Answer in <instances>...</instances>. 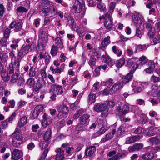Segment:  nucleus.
Wrapping results in <instances>:
<instances>
[{
  "mask_svg": "<svg viewBox=\"0 0 160 160\" xmlns=\"http://www.w3.org/2000/svg\"><path fill=\"white\" fill-rule=\"evenodd\" d=\"M8 59V56L6 54H3L2 55V57L0 59V62L7 63V61Z\"/></svg>",
  "mask_w": 160,
  "mask_h": 160,
  "instance_id": "51",
  "label": "nucleus"
},
{
  "mask_svg": "<svg viewBox=\"0 0 160 160\" xmlns=\"http://www.w3.org/2000/svg\"><path fill=\"white\" fill-rule=\"evenodd\" d=\"M97 7L101 11H104L106 10V6L103 3H99L97 4Z\"/></svg>",
  "mask_w": 160,
  "mask_h": 160,
  "instance_id": "58",
  "label": "nucleus"
},
{
  "mask_svg": "<svg viewBox=\"0 0 160 160\" xmlns=\"http://www.w3.org/2000/svg\"><path fill=\"white\" fill-rule=\"evenodd\" d=\"M19 76L18 72L15 71V73H13L12 76L11 82L12 83H14L18 80V78Z\"/></svg>",
  "mask_w": 160,
  "mask_h": 160,
  "instance_id": "46",
  "label": "nucleus"
},
{
  "mask_svg": "<svg viewBox=\"0 0 160 160\" xmlns=\"http://www.w3.org/2000/svg\"><path fill=\"white\" fill-rule=\"evenodd\" d=\"M137 27L136 35L139 38H141L142 35L141 32L142 26L141 27L140 25H139V27H138V25H137Z\"/></svg>",
  "mask_w": 160,
  "mask_h": 160,
  "instance_id": "52",
  "label": "nucleus"
},
{
  "mask_svg": "<svg viewBox=\"0 0 160 160\" xmlns=\"http://www.w3.org/2000/svg\"><path fill=\"white\" fill-rule=\"evenodd\" d=\"M141 16L138 13L135 12L132 16V19L134 23L143 27V22L141 19Z\"/></svg>",
  "mask_w": 160,
  "mask_h": 160,
  "instance_id": "7",
  "label": "nucleus"
},
{
  "mask_svg": "<svg viewBox=\"0 0 160 160\" xmlns=\"http://www.w3.org/2000/svg\"><path fill=\"white\" fill-rule=\"evenodd\" d=\"M58 48L57 46L53 45L52 46V48L50 51L51 55L52 56L56 55L58 53Z\"/></svg>",
  "mask_w": 160,
  "mask_h": 160,
  "instance_id": "41",
  "label": "nucleus"
},
{
  "mask_svg": "<svg viewBox=\"0 0 160 160\" xmlns=\"http://www.w3.org/2000/svg\"><path fill=\"white\" fill-rule=\"evenodd\" d=\"M104 25L107 29L111 28L113 26L112 20H108L107 19H105Z\"/></svg>",
  "mask_w": 160,
  "mask_h": 160,
  "instance_id": "35",
  "label": "nucleus"
},
{
  "mask_svg": "<svg viewBox=\"0 0 160 160\" xmlns=\"http://www.w3.org/2000/svg\"><path fill=\"white\" fill-rule=\"evenodd\" d=\"M102 57L105 59V62L108 64L111 67L114 64V61L112 60L110 56L106 52L105 55H103Z\"/></svg>",
  "mask_w": 160,
  "mask_h": 160,
  "instance_id": "20",
  "label": "nucleus"
},
{
  "mask_svg": "<svg viewBox=\"0 0 160 160\" xmlns=\"http://www.w3.org/2000/svg\"><path fill=\"white\" fill-rule=\"evenodd\" d=\"M48 151L49 149L48 148L45 149L43 152L41 157L39 159V160H44L45 158L47 156Z\"/></svg>",
  "mask_w": 160,
  "mask_h": 160,
  "instance_id": "56",
  "label": "nucleus"
},
{
  "mask_svg": "<svg viewBox=\"0 0 160 160\" xmlns=\"http://www.w3.org/2000/svg\"><path fill=\"white\" fill-rule=\"evenodd\" d=\"M90 117L88 114H84L80 118V123L81 124L84 125L87 123Z\"/></svg>",
  "mask_w": 160,
  "mask_h": 160,
  "instance_id": "27",
  "label": "nucleus"
},
{
  "mask_svg": "<svg viewBox=\"0 0 160 160\" xmlns=\"http://www.w3.org/2000/svg\"><path fill=\"white\" fill-rule=\"evenodd\" d=\"M11 32L10 30L8 28H6L3 31V37L8 39L9 37V35Z\"/></svg>",
  "mask_w": 160,
  "mask_h": 160,
  "instance_id": "44",
  "label": "nucleus"
},
{
  "mask_svg": "<svg viewBox=\"0 0 160 160\" xmlns=\"http://www.w3.org/2000/svg\"><path fill=\"white\" fill-rule=\"evenodd\" d=\"M145 132L144 130L142 127H139L136 128L134 132L135 134H139L143 133Z\"/></svg>",
  "mask_w": 160,
  "mask_h": 160,
  "instance_id": "57",
  "label": "nucleus"
},
{
  "mask_svg": "<svg viewBox=\"0 0 160 160\" xmlns=\"http://www.w3.org/2000/svg\"><path fill=\"white\" fill-rule=\"evenodd\" d=\"M19 42L18 40H15L13 41V43L14 44L10 45L11 48L13 49H15L16 48L18 47V44Z\"/></svg>",
  "mask_w": 160,
  "mask_h": 160,
  "instance_id": "60",
  "label": "nucleus"
},
{
  "mask_svg": "<svg viewBox=\"0 0 160 160\" xmlns=\"http://www.w3.org/2000/svg\"><path fill=\"white\" fill-rule=\"evenodd\" d=\"M50 3V2L48 0H42L39 3V9L45 8L48 6Z\"/></svg>",
  "mask_w": 160,
  "mask_h": 160,
  "instance_id": "29",
  "label": "nucleus"
},
{
  "mask_svg": "<svg viewBox=\"0 0 160 160\" xmlns=\"http://www.w3.org/2000/svg\"><path fill=\"white\" fill-rule=\"evenodd\" d=\"M28 9H29L28 8H27L25 6V7L19 6L17 8L16 10L18 12L27 13Z\"/></svg>",
  "mask_w": 160,
  "mask_h": 160,
  "instance_id": "45",
  "label": "nucleus"
},
{
  "mask_svg": "<svg viewBox=\"0 0 160 160\" xmlns=\"http://www.w3.org/2000/svg\"><path fill=\"white\" fill-rule=\"evenodd\" d=\"M39 37L42 40L43 43H46L48 41V36L46 32L41 31Z\"/></svg>",
  "mask_w": 160,
  "mask_h": 160,
  "instance_id": "30",
  "label": "nucleus"
},
{
  "mask_svg": "<svg viewBox=\"0 0 160 160\" xmlns=\"http://www.w3.org/2000/svg\"><path fill=\"white\" fill-rule=\"evenodd\" d=\"M129 109V107L127 104L124 105L123 107L122 110L121 109V108L120 106H118L117 108V110L118 111H121V115L123 116L125 115L127 113H128Z\"/></svg>",
  "mask_w": 160,
  "mask_h": 160,
  "instance_id": "18",
  "label": "nucleus"
},
{
  "mask_svg": "<svg viewBox=\"0 0 160 160\" xmlns=\"http://www.w3.org/2000/svg\"><path fill=\"white\" fill-rule=\"evenodd\" d=\"M15 61L13 62H11L9 64L8 67L7 69V72L9 74H12L16 72H18L19 69V66L20 65V63H19V66L18 67L15 63Z\"/></svg>",
  "mask_w": 160,
  "mask_h": 160,
  "instance_id": "9",
  "label": "nucleus"
},
{
  "mask_svg": "<svg viewBox=\"0 0 160 160\" xmlns=\"http://www.w3.org/2000/svg\"><path fill=\"white\" fill-rule=\"evenodd\" d=\"M125 130V126L124 125L121 126L118 129L117 134L118 136L122 135Z\"/></svg>",
  "mask_w": 160,
  "mask_h": 160,
  "instance_id": "48",
  "label": "nucleus"
},
{
  "mask_svg": "<svg viewBox=\"0 0 160 160\" xmlns=\"http://www.w3.org/2000/svg\"><path fill=\"white\" fill-rule=\"evenodd\" d=\"M27 84L30 87H33L35 84L34 79L33 78H29L27 81Z\"/></svg>",
  "mask_w": 160,
  "mask_h": 160,
  "instance_id": "59",
  "label": "nucleus"
},
{
  "mask_svg": "<svg viewBox=\"0 0 160 160\" xmlns=\"http://www.w3.org/2000/svg\"><path fill=\"white\" fill-rule=\"evenodd\" d=\"M149 140V142L152 144H157L160 143V140L156 137H153L150 138Z\"/></svg>",
  "mask_w": 160,
  "mask_h": 160,
  "instance_id": "38",
  "label": "nucleus"
},
{
  "mask_svg": "<svg viewBox=\"0 0 160 160\" xmlns=\"http://www.w3.org/2000/svg\"><path fill=\"white\" fill-rule=\"evenodd\" d=\"M76 32L79 36V37L82 38L84 36L85 32L86 31H84L81 28L80 26H77L76 28Z\"/></svg>",
  "mask_w": 160,
  "mask_h": 160,
  "instance_id": "36",
  "label": "nucleus"
},
{
  "mask_svg": "<svg viewBox=\"0 0 160 160\" xmlns=\"http://www.w3.org/2000/svg\"><path fill=\"white\" fill-rule=\"evenodd\" d=\"M125 60L123 58H122L117 61L116 66L117 68H120L122 67L124 64Z\"/></svg>",
  "mask_w": 160,
  "mask_h": 160,
  "instance_id": "40",
  "label": "nucleus"
},
{
  "mask_svg": "<svg viewBox=\"0 0 160 160\" xmlns=\"http://www.w3.org/2000/svg\"><path fill=\"white\" fill-rule=\"evenodd\" d=\"M44 49V45L42 43H38L36 49L38 52L39 51L42 50Z\"/></svg>",
  "mask_w": 160,
  "mask_h": 160,
  "instance_id": "64",
  "label": "nucleus"
},
{
  "mask_svg": "<svg viewBox=\"0 0 160 160\" xmlns=\"http://www.w3.org/2000/svg\"><path fill=\"white\" fill-rule=\"evenodd\" d=\"M31 47V45L28 44L25 46H22L20 50L18 52L17 59L15 60L14 63L16 66L18 67L21 59L23 56L28 53L29 49Z\"/></svg>",
  "mask_w": 160,
  "mask_h": 160,
  "instance_id": "1",
  "label": "nucleus"
},
{
  "mask_svg": "<svg viewBox=\"0 0 160 160\" xmlns=\"http://www.w3.org/2000/svg\"><path fill=\"white\" fill-rule=\"evenodd\" d=\"M57 14V10L55 7L50 6V14L51 16H55Z\"/></svg>",
  "mask_w": 160,
  "mask_h": 160,
  "instance_id": "49",
  "label": "nucleus"
},
{
  "mask_svg": "<svg viewBox=\"0 0 160 160\" xmlns=\"http://www.w3.org/2000/svg\"><path fill=\"white\" fill-rule=\"evenodd\" d=\"M68 112V107L65 105H61L59 107V112L58 117L59 119L66 117Z\"/></svg>",
  "mask_w": 160,
  "mask_h": 160,
  "instance_id": "6",
  "label": "nucleus"
},
{
  "mask_svg": "<svg viewBox=\"0 0 160 160\" xmlns=\"http://www.w3.org/2000/svg\"><path fill=\"white\" fill-rule=\"evenodd\" d=\"M12 145L16 147L19 146L23 142V137L22 134L11 135Z\"/></svg>",
  "mask_w": 160,
  "mask_h": 160,
  "instance_id": "3",
  "label": "nucleus"
},
{
  "mask_svg": "<svg viewBox=\"0 0 160 160\" xmlns=\"http://www.w3.org/2000/svg\"><path fill=\"white\" fill-rule=\"evenodd\" d=\"M142 84L141 82H135L132 85L133 90L136 93H138L141 92L142 89Z\"/></svg>",
  "mask_w": 160,
  "mask_h": 160,
  "instance_id": "13",
  "label": "nucleus"
},
{
  "mask_svg": "<svg viewBox=\"0 0 160 160\" xmlns=\"http://www.w3.org/2000/svg\"><path fill=\"white\" fill-rule=\"evenodd\" d=\"M96 100V94H92L91 92L88 96V102L89 104H91L95 102Z\"/></svg>",
  "mask_w": 160,
  "mask_h": 160,
  "instance_id": "32",
  "label": "nucleus"
},
{
  "mask_svg": "<svg viewBox=\"0 0 160 160\" xmlns=\"http://www.w3.org/2000/svg\"><path fill=\"white\" fill-rule=\"evenodd\" d=\"M122 86V83H121V82H118L114 84L111 88V91L112 92L115 93Z\"/></svg>",
  "mask_w": 160,
  "mask_h": 160,
  "instance_id": "22",
  "label": "nucleus"
},
{
  "mask_svg": "<svg viewBox=\"0 0 160 160\" xmlns=\"http://www.w3.org/2000/svg\"><path fill=\"white\" fill-rule=\"evenodd\" d=\"M43 120L42 121V125L43 127H46L47 125L50 124L52 122V119L51 117L47 116L45 113L43 116Z\"/></svg>",
  "mask_w": 160,
  "mask_h": 160,
  "instance_id": "11",
  "label": "nucleus"
},
{
  "mask_svg": "<svg viewBox=\"0 0 160 160\" xmlns=\"http://www.w3.org/2000/svg\"><path fill=\"white\" fill-rule=\"evenodd\" d=\"M139 62L136 64V68L139 67V66L144 65L147 62L148 59L146 57L142 56L139 58Z\"/></svg>",
  "mask_w": 160,
  "mask_h": 160,
  "instance_id": "26",
  "label": "nucleus"
},
{
  "mask_svg": "<svg viewBox=\"0 0 160 160\" xmlns=\"http://www.w3.org/2000/svg\"><path fill=\"white\" fill-rule=\"evenodd\" d=\"M51 130L50 128H48L45 132L44 136V140L48 141L51 138Z\"/></svg>",
  "mask_w": 160,
  "mask_h": 160,
  "instance_id": "37",
  "label": "nucleus"
},
{
  "mask_svg": "<svg viewBox=\"0 0 160 160\" xmlns=\"http://www.w3.org/2000/svg\"><path fill=\"white\" fill-rule=\"evenodd\" d=\"M160 41V35L157 34L153 39L154 44L155 45L159 43Z\"/></svg>",
  "mask_w": 160,
  "mask_h": 160,
  "instance_id": "62",
  "label": "nucleus"
},
{
  "mask_svg": "<svg viewBox=\"0 0 160 160\" xmlns=\"http://www.w3.org/2000/svg\"><path fill=\"white\" fill-rule=\"evenodd\" d=\"M24 82L25 80L23 78L20 77L17 81L18 86L20 87H24L25 85Z\"/></svg>",
  "mask_w": 160,
  "mask_h": 160,
  "instance_id": "53",
  "label": "nucleus"
},
{
  "mask_svg": "<svg viewBox=\"0 0 160 160\" xmlns=\"http://www.w3.org/2000/svg\"><path fill=\"white\" fill-rule=\"evenodd\" d=\"M84 6V2L82 0H80V1H75L72 7V10L75 13H79L82 11Z\"/></svg>",
  "mask_w": 160,
  "mask_h": 160,
  "instance_id": "2",
  "label": "nucleus"
},
{
  "mask_svg": "<svg viewBox=\"0 0 160 160\" xmlns=\"http://www.w3.org/2000/svg\"><path fill=\"white\" fill-rule=\"evenodd\" d=\"M1 77L2 79L4 81H8L10 79V76L8 75V72H2V73Z\"/></svg>",
  "mask_w": 160,
  "mask_h": 160,
  "instance_id": "43",
  "label": "nucleus"
},
{
  "mask_svg": "<svg viewBox=\"0 0 160 160\" xmlns=\"http://www.w3.org/2000/svg\"><path fill=\"white\" fill-rule=\"evenodd\" d=\"M116 2H111L109 5V11L110 12L112 13L116 6Z\"/></svg>",
  "mask_w": 160,
  "mask_h": 160,
  "instance_id": "55",
  "label": "nucleus"
},
{
  "mask_svg": "<svg viewBox=\"0 0 160 160\" xmlns=\"http://www.w3.org/2000/svg\"><path fill=\"white\" fill-rule=\"evenodd\" d=\"M8 39L3 37L0 40V45L1 46L7 47Z\"/></svg>",
  "mask_w": 160,
  "mask_h": 160,
  "instance_id": "50",
  "label": "nucleus"
},
{
  "mask_svg": "<svg viewBox=\"0 0 160 160\" xmlns=\"http://www.w3.org/2000/svg\"><path fill=\"white\" fill-rule=\"evenodd\" d=\"M74 150L73 147H69L66 149V154L67 155L70 156L74 153Z\"/></svg>",
  "mask_w": 160,
  "mask_h": 160,
  "instance_id": "47",
  "label": "nucleus"
},
{
  "mask_svg": "<svg viewBox=\"0 0 160 160\" xmlns=\"http://www.w3.org/2000/svg\"><path fill=\"white\" fill-rule=\"evenodd\" d=\"M43 107L42 105H39L36 106L32 113V115L34 117H37L40 112L42 111Z\"/></svg>",
  "mask_w": 160,
  "mask_h": 160,
  "instance_id": "23",
  "label": "nucleus"
},
{
  "mask_svg": "<svg viewBox=\"0 0 160 160\" xmlns=\"http://www.w3.org/2000/svg\"><path fill=\"white\" fill-rule=\"evenodd\" d=\"M116 132V130L115 129H113L112 131L111 132H109L106 134L104 138L102 139L101 142H104L111 139L113 137Z\"/></svg>",
  "mask_w": 160,
  "mask_h": 160,
  "instance_id": "15",
  "label": "nucleus"
},
{
  "mask_svg": "<svg viewBox=\"0 0 160 160\" xmlns=\"http://www.w3.org/2000/svg\"><path fill=\"white\" fill-rule=\"evenodd\" d=\"M22 25L23 23L21 21L14 20L10 23L9 27L11 29L15 28V32H17L22 29Z\"/></svg>",
  "mask_w": 160,
  "mask_h": 160,
  "instance_id": "5",
  "label": "nucleus"
},
{
  "mask_svg": "<svg viewBox=\"0 0 160 160\" xmlns=\"http://www.w3.org/2000/svg\"><path fill=\"white\" fill-rule=\"evenodd\" d=\"M39 13L42 16H46L50 15V6L48 8L40 9Z\"/></svg>",
  "mask_w": 160,
  "mask_h": 160,
  "instance_id": "24",
  "label": "nucleus"
},
{
  "mask_svg": "<svg viewBox=\"0 0 160 160\" xmlns=\"http://www.w3.org/2000/svg\"><path fill=\"white\" fill-rule=\"evenodd\" d=\"M27 118L26 116H23L18 121V126L19 128H21L24 126L27 123Z\"/></svg>",
  "mask_w": 160,
  "mask_h": 160,
  "instance_id": "25",
  "label": "nucleus"
},
{
  "mask_svg": "<svg viewBox=\"0 0 160 160\" xmlns=\"http://www.w3.org/2000/svg\"><path fill=\"white\" fill-rule=\"evenodd\" d=\"M143 146V145L142 143H136L133 146L129 147L128 150L129 152L138 151L142 149Z\"/></svg>",
  "mask_w": 160,
  "mask_h": 160,
  "instance_id": "12",
  "label": "nucleus"
},
{
  "mask_svg": "<svg viewBox=\"0 0 160 160\" xmlns=\"http://www.w3.org/2000/svg\"><path fill=\"white\" fill-rule=\"evenodd\" d=\"M128 154V152L126 151H123L122 152L121 154L117 153L116 155L117 156L118 159L124 158L126 157V156Z\"/></svg>",
  "mask_w": 160,
  "mask_h": 160,
  "instance_id": "54",
  "label": "nucleus"
},
{
  "mask_svg": "<svg viewBox=\"0 0 160 160\" xmlns=\"http://www.w3.org/2000/svg\"><path fill=\"white\" fill-rule=\"evenodd\" d=\"M147 130L148 131L147 132V135L149 136H153L157 133L155 128L153 127H149L148 128Z\"/></svg>",
  "mask_w": 160,
  "mask_h": 160,
  "instance_id": "31",
  "label": "nucleus"
},
{
  "mask_svg": "<svg viewBox=\"0 0 160 160\" xmlns=\"http://www.w3.org/2000/svg\"><path fill=\"white\" fill-rule=\"evenodd\" d=\"M49 142L48 141L43 140V141H41L39 143V146L40 147L42 150L45 149L48 147Z\"/></svg>",
  "mask_w": 160,
  "mask_h": 160,
  "instance_id": "39",
  "label": "nucleus"
},
{
  "mask_svg": "<svg viewBox=\"0 0 160 160\" xmlns=\"http://www.w3.org/2000/svg\"><path fill=\"white\" fill-rule=\"evenodd\" d=\"M67 132H68V133H67L66 134H60L58 136V138L60 139H63L65 137H66L67 136H68L71 134V130H68Z\"/></svg>",
  "mask_w": 160,
  "mask_h": 160,
  "instance_id": "63",
  "label": "nucleus"
},
{
  "mask_svg": "<svg viewBox=\"0 0 160 160\" xmlns=\"http://www.w3.org/2000/svg\"><path fill=\"white\" fill-rule=\"evenodd\" d=\"M36 74L35 69L32 67H31L29 69V75L30 77H34Z\"/></svg>",
  "mask_w": 160,
  "mask_h": 160,
  "instance_id": "61",
  "label": "nucleus"
},
{
  "mask_svg": "<svg viewBox=\"0 0 160 160\" xmlns=\"http://www.w3.org/2000/svg\"><path fill=\"white\" fill-rule=\"evenodd\" d=\"M96 60V59L93 56H91L90 59L88 62V63L91 68H93L94 67L95 65Z\"/></svg>",
  "mask_w": 160,
  "mask_h": 160,
  "instance_id": "42",
  "label": "nucleus"
},
{
  "mask_svg": "<svg viewBox=\"0 0 160 160\" xmlns=\"http://www.w3.org/2000/svg\"><path fill=\"white\" fill-rule=\"evenodd\" d=\"M145 149L148 152L142 155V158L144 160H152L154 157L153 148L149 146L146 148Z\"/></svg>",
  "mask_w": 160,
  "mask_h": 160,
  "instance_id": "4",
  "label": "nucleus"
},
{
  "mask_svg": "<svg viewBox=\"0 0 160 160\" xmlns=\"http://www.w3.org/2000/svg\"><path fill=\"white\" fill-rule=\"evenodd\" d=\"M110 37L108 36L102 41L101 45L103 48L106 47L110 42Z\"/></svg>",
  "mask_w": 160,
  "mask_h": 160,
  "instance_id": "33",
  "label": "nucleus"
},
{
  "mask_svg": "<svg viewBox=\"0 0 160 160\" xmlns=\"http://www.w3.org/2000/svg\"><path fill=\"white\" fill-rule=\"evenodd\" d=\"M134 71L135 70H131L130 72L125 76L124 78L122 79V82H121V83H122L123 85V84H125L128 83L131 80L132 77L133 73L134 72Z\"/></svg>",
  "mask_w": 160,
  "mask_h": 160,
  "instance_id": "14",
  "label": "nucleus"
},
{
  "mask_svg": "<svg viewBox=\"0 0 160 160\" xmlns=\"http://www.w3.org/2000/svg\"><path fill=\"white\" fill-rule=\"evenodd\" d=\"M112 50L114 53L117 55L118 57H120L122 53V51L119 50L116 46L112 47Z\"/></svg>",
  "mask_w": 160,
  "mask_h": 160,
  "instance_id": "34",
  "label": "nucleus"
},
{
  "mask_svg": "<svg viewBox=\"0 0 160 160\" xmlns=\"http://www.w3.org/2000/svg\"><path fill=\"white\" fill-rule=\"evenodd\" d=\"M52 39L54 42L55 44L56 45L57 47L62 49L63 47V43L62 41V39L59 37H56L54 38V37H52Z\"/></svg>",
  "mask_w": 160,
  "mask_h": 160,
  "instance_id": "17",
  "label": "nucleus"
},
{
  "mask_svg": "<svg viewBox=\"0 0 160 160\" xmlns=\"http://www.w3.org/2000/svg\"><path fill=\"white\" fill-rule=\"evenodd\" d=\"M96 150V148L95 146H91L85 150V154L87 156L91 157L94 153Z\"/></svg>",
  "mask_w": 160,
  "mask_h": 160,
  "instance_id": "19",
  "label": "nucleus"
},
{
  "mask_svg": "<svg viewBox=\"0 0 160 160\" xmlns=\"http://www.w3.org/2000/svg\"><path fill=\"white\" fill-rule=\"evenodd\" d=\"M23 155L22 152L19 149H15L12 152V159L14 160H18Z\"/></svg>",
  "mask_w": 160,
  "mask_h": 160,
  "instance_id": "10",
  "label": "nucleus"
},
{
  "mask_svg": "<svg viewBox=\"0 0 160 160\" xmlns=\"http://www.w3.org/2000/svg\"><path fill=\"white\" fill-rule=\"evenodd\" d=\"M55 152L57 153L56 155V160H62L64 159V151L58 148L55 150Z\"/></svg>",
  "mask_w": 160,
  "mask_h": 160,
  "instance_id": "21",
  "label": "nucleus"
},
{
  "mask_svg": "<svg viewBox=\"0 0 160 160\" xmlns=\"http://www.w3.org/2000/svg\"><path fill=\"white\" fill-rule=\"evenodd\" d=\"M141 138L139 135H136L131 137H128L127 138V143H133L139 141Z\"/></svg>",
  "mask_w": 160,
  "mask_h": 160,
  "instance_id": "28",
  "label": "nucleus"
},
{
  "mask_svg": "<svg viewBox=\"0 0 160 160\" xmlns=\"http://www.w3.org/2000/svg\"><path fill=\"white\" fill-rule=\"evenodd\" d=\"M98 122L99 125L101 124L102 125V127L98 131L99 134H103L108 130V129L104 128V127L106 126V121L105 120H102L100 119L98 121Z\"/></svg>",
  "mask_w": 160,
  "mask_h": 160,
  "instance_id": "16",
  "label": "nucleus"
},
{
  "mask_svg": "<svg viewBox=\"0 0 160 160\" xmlns=\"http://www.w3.org/2000/svg\"><path fill=\"white\" fill-rule=\"evenodd\" d=\"M107 108L105 103L99 102L95 104L93 107V110L97 112H101L105 111Z\"/></svg>",
  "mask_w": 160,
  "mask_h": 160,
  "instance_id": "8",
  "label": "nucleus"
}]
</instances>
